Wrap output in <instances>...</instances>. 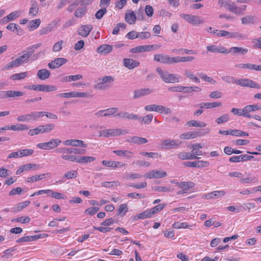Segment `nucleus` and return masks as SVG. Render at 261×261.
<instances>
[{
  "label": "nucleus",
  "mask_w": 261,
  "mask_h": 261,
  "mask_svg": "<svg viewBox=\"0 0 261 261\" xmlns=\"http://www.w3.org/2000/svg\"><path fill=\"white\" fill-rule=\"evenodd\" d=\"M209 132L210 129L208 128L199 129L193 132H188L185 133H183L180 135L179 138L180 139L182 140H189L203 136L208 133Z\"/></svg>",
  "instance_id": "nucleus-1"
},
{
  "label": "nucleus",
  "mask_w": 261,
  "mask_h": 261,
  "mask_svg": "<svg viewBox=\"0 0 261 261\" xmlns=\"http://www.w3.org/2000/svg\"><path fill=\"white\" fill-rule=\"evenodd\" d=\"M158 48L156 45H140L130 49L132 53H142L149 51Z\"/></svg>",
  "instance_id": "nucleus-11"
},
{
  "label": "nucleus",
  "mask_w": 261,
  "mask_h": 261,
  "mask_svg": "<svg viewBox=\"0 0 261 261\" xmlns=\"http://www.w3.org/2000/svg\"><path fill=\"white\" fill-rule=\"evenodd\" d=\"M19 66V65L18 62L16 61V60L15 59V60L12 61L7 64L6 65H5L3 67L2 70L3 71L8 70L14 67H18Z\"/></svg>",
  "instance_id": "nucleus-52"
},
{
  "label": "nucleus",
  "mask_w": 261,
  "mask_h": 261,
  "mask_svg": "<svg viewBox=\"0 0 261 261\" xmlns=\"http://www.w3.org/2000/svg\"><path fill=\"white\" fill-rule=\"evenodd\" d=\"M68 61L67 59L64 58H58L51 61L48 64V67L51 69L59 68L65 64Z\"/></svg>",
  "instance_id": "nucleus-17"
},
{
  "label": "nucleus",
  "mask_w": 261,
  "mask_h": 261,
  "mask_svg": "<svg viewBox=\"0 0 261 261\" xmlns=\"http://www.w3.org/2000/svg\"><path fill=\"white\" fill-rule=\"evenodd\" d=\"M152 214L149 208L146 210L145 211L138 214V218L141 219H144L145 218H149L151 217Z\"/></svg>",
  "instance_id": "nucleus-48"
},
{
  "label": "nucleus",
  "mask_w": 261,
  "mask_h": 261,
  "mask_svg": "<svg viewBox=\"0 0 261 261\" xmlns=\"http://www.w3.org/2000/svg\"><path fill=\"white\" fill-rule=\"evenodd\" d=\"M222 105V102L217 101L213 102H201L194 106L195 107H199L200 109H212L220 107Z\"/></svg>",
  "instance_id": "nucleus-21"
},
{
  "label": "nucleus",
  "mask_w": 261,
  "mask_h": 261,
  "mask_svg": "<svg viewBox=\"0 0 261 261\" xmlns=\"http://www.w3.org/2000/svg\"><path fill=\"white\" fill-rule=\"evenodd\" d=\"M228 51H229V53H239L242 55H244L247 53L248 49L240 47H232L229 49V50H228Z\"/></svg>",
  "instance_id": "nucleus-33"
},
{
  "label": "nucleus",
  "mask_w": 261,
  "mask_h": 261,
  "mask_svg": "<svg viewBox=\"0 0 261 261\" xmlns=\"http://www.w3.org/2000/svg\"><path fill=\"white\" fill-rule=\"evenodd\" d=\"M153 92V90L148 88H141L140 89L136 90L134 92V98H138L144 96L149 95Z\"/></svg>",
  "instance_id": "nucleus-18"
},
{
  "label": "nucleus",
  "mask_w": 261,
  "mask_h": 261,
  "mask_svg": "<svg viewBox=\"0 0 261 261\" xmlns=\"http://www.w3.org/2000/svg\"><path fill=\"white\" fill-rule=\"evenodd\" d=\"M156 71L163 81L166 83H175L179 82L178 77L174 74L168 73L166 71L164 72L160 68H157Z\"/></svg>",
  "instance_id": "nucleus-2"
},
{
  "label": "nucleus",
  "mask_w": 261,
  "mask_h": 261,
  "mask_svg": "<svg viewBox=\"0 0 261 261\" xmlns=\"http://www.w3.org/2000/svg\"><path fill=\"white\" fill-rule=\"evenodd\" d=\"M113 49V46L109 44H102L97 49V52L100 54L106 55L110 53Z\"/></svg>",
  "instance_id": "nucleus-25"
},
{
  "label": "nucleus",
  "mask_w": 261,
  "mask_h": 261,
  "mask_svg": "<svg viewBox=\"0 0 261 261\" xmlns=\"http://www.w3.org/2000/svg\"><path fill=\"white\" fill-rule=\"evenodd\" d=\"M152 189L155 191L169 192L171 191V188L168 187L155 186Z\"/></svg>",
  "instance_id": "nucleus-62"
},
{
  "label": "nucleus",
  "mask_w": 261,
  "mask_h": 261,
  "mask_svg": "<svg viewBox=\"0 0 261 261\" xmlns=\"http://www.w3.org/2000/svg\"><path fill=\"white\" fill-rule=\"evenodd\" d=\"M114 117H118L122 119H126L127 120H137L140 119V116L137 114L129 113L127 112L120 111L116 113Z\"/></svg>",
  "instance_id": "nucleus-15"
},
{
  "label": "nucleus",
  "mask_w": 261,
  "mask_h": 261,
  "mask_svg": "<svg viewBox=\"0 0 261 261\" xmlns=\"http://www.w3.org/2000/svg\"><path fill=\"white\" fill-rule=\"evenodd\" d=\"M206 48L208 51L212 53H219L223 54H228L229 53L228 50L223 46L212 45L207 46Z\"/></svg>",
  "instance_id": "nucleus-19"
},
{
  "label": "nucleus",
  "mask_w": 261,
  "mask_h": 261,
  "mask_svg": "<svg viewBox=\"0 0 261 261\" xmlns=\"http://www.w3.org/2000/svg\"><path fill=\"white\" fill-rule=\"evenodd\" d=\"M24 88L35 91H40L46 92H53L57 90V87L52 85H31L24 86Z\"/></svg>",
  "instance_id": "nucleus-3"
},
{
  "label": "nucleus",
  "mask_w": 261,
  "mask_h": 261,
  "mask_svg": "<svg viewBox=\"0 0 261 261\" xmlns=\"http://www.w3.org/2000/svg\"><path fill=\"white\" fill-rule=\"evenodd\" d=\"M40 23L41 20L39 19L32 20L29 22L28 27L30 30H32L37 29L40 25Z\"/></svg>",
  "instance_id": "nucleus-41"
},
{
  "label": "nucleus",
  "mask_w": 261,
  "mask_h": 261,
  "mask_svg": "<svg viewBox=\"0 0 261 261\" xmlns=\"http://www.w3.org/2000/svg\"><path fill=\"white\" fill-rule=\"evenodd\" d=\"M191 226L186 222H175L172 224V227L176 229L189 228Z\"/></svg>",
  "instance_id": "nucleus-45"
},
{
  "label": "nucleus",
  "mask_w": 261,
  "mask_h": 261,
  "mask_svg": "<svg viewBox=\"0 0 261 261\" xmlns=\"http://www.w3.org/2000/svg\"><path fill=\"white\" fill-rule=\"evenodd\" d=\"M42 127L43 133H48L52 130L55 125L53 123H49L45 125H41Z\"/></svg>",
  "instance_id": "nucleus-63"
},
{
  "label": "nucleus",
  "mask_w": 261,
  "mask_h": 261,
  "mask_svg": "<svg viewBox=\"0 0 261 261\" xmlns=\"http://www.w3.org/2000/svg\"><path fill=\"white\" fill-rule=\"evenodd\" d=\"M128 211V208L126 204H121L118 209L117 216H123Z\"/></svg>",
  "instance_id": "nucleus-40"
},
{
  "label": "nucleus",
  "mask_w": 261,
  "mask_h": 261,
  "mask_svg": "<svg viewBox=\"0 0 261 261\" xmlns=\"http://www.w3.org/2000/svg\"><path fill=\"white\" fill-rule=\"evenodd\" d=\"M51 73L49 70L46 69H41L38 71L37 75V77L41 80H45L49 78L50 76Z\"/></svg>",
  "instance_id": "nucleus-26"
},
{
  "label": "nucleus",
  "mask_w": 261,
  "mask_h": 261,
  "mask_svg": "<svg viewBox=\"0 0 261 261\" xmlns=\"http://www.w3.org/2000/svg\"><path fill=\"white\" fill-rule=\"evenodd\" d=\"M225 194L224 191H214L207 194L208 198L213 199L216 197H221Z\"/></svg>",
  "instance_id": "nucleus-43"
},
{
  "label": "nucleus",
  "mask_w": 261,
  "mask_h": 261,
  "mask_svg": "<svg viewBox=\"0 0 261 261\" xmlns=\"http://www.w3.org/2000/svg\"><path fill=\"white\" fill-rule=\"evenodd\" d=\"M153 116L152 114H147L145 116L141 117L140 116V119H137L140 122H143L145 124H149L151 123L153 119Z\"/></svg>",
  "instance_id": "nucleus-49"
},
{
  "label": "nucleus",
  "mask_w": 261,
  "mask_h": 261,
  "mask_svg": "<svg viewBox=\"0 0 261 261\" xmlns=\"http://www.w3.org/2000/svg\"><path fill=\"white\" fill-rule=\"evenodd\" d=\"M231 7L229 9V11L232 12L236 15H241L242 12H241V10L240 9V7H237L234 3H233V4H231Z\"/></svg>",
  "instance_id": "nucleus-59"
},
{
  "label": "nucleus",
  "mask_w": 261,
  "mask_h": 261,
  "mask_svg": "<svg viewBox=\"0 0 261 261\" xmlns=\"http://www.w3.org/2000/svg\"><path fill=\"white\" fill-rule=\"evenodd\" d=\"M153 60L156 62L164 64H172L174 63V57H171L169 55L163 54L154 55Z\"/></svg>",
  "instance_id": "nucleus-6"
},
{
  "label": "nucleus",
  "mask_w": 261,
  "mask_h": 261,
  "mask_svg": "<svg viewBox=\"0 0 261 261\" xmlns=\"http://www.w3.org/2000/svg\"><path fill=\"white\" fill-rule=\"evenodd\" d=\"M87 12L86 7L79 8L74 12V15L77 18L83 17Z\"/></svg>",
  "instance_id": "nucleus-50"
},
{
  "label": "nucleus",
  "mask_w": 261,
  "mask_h": 261,
  "mask_svg": "<svg viewBox=\"0 0 261 261\" xmlns=\"http://www.w3.org/2000/svg\"><path fill=\"white\" fill-rule=\"evenodd\" d=\"M78 174L77 171L75 170H70L65 173L62 177L63 179H70L75 178Z\"/></svg>",
  "instance_id": "nucleus-38"
},
{
  "label": "nucleus",
  "mask_w": 261,
  "mask_h": 261,
  "mask_svg": "<svg viewBox=\"0 0 261 261\" xmlns=\"http://www.w3.org/2000/svg\"><path fill=\"white\" fill-rule=\"evenodd\" d=\"M58 97L63 98H70V97H88L89 96V94L85 92H70L67 93H62L59 94L57 95Z\"/></svg>",
  "instance_id": "nucleus-12"
},
{
  "label": "nucleus",
  "mask_w": 261,
  "mask_h": 261,
  "mask_svg": "<svg viewBox=\"0 0 261 261\" xmlns=\"http://www.w3.org/2000/svg\"><path fill=\"white\" fill-rule=\"evenodd\" d=\"M218 3L220 7L223 6L229 11V9L232 6L231 4H233V3H230L228 2V0H219Z\"/></svg>",
  "instance_id": "nucleus-58"
},
{
  "label": "nucleus",
  "mask_w": 261,
  "mask_h": 261,
  "mask_svg": "<svg viewBox=\"0 0 261 261\" xmlns=\"http://www.w3.org/2000/svg\"><path fill=\"white\" fill-rule=\"evenodd\" d=\"M125 67L129 69H132L139 65L140 63L132 59L124 58L123 62Z\"/></svg>",
  "instance_id": "nucleus-22"
},
{
  "label": "nucleus",
  "mask_w": 261,
  "mask_h": 261,
  "mask_svg": "<svg viewBox=\"0 0 261 261\" xmlns=\"http://www.w3.org/2000/svg\"><path fill=\"white\" fill-rule=\"evenodd\" d=\"M253 156L249 155L247 154H242L239 156H233L229 159V161L232 163H238L241 161H249L254 159Z\"/></svg>",
  "instance_id": "nucleus-20"
},
{
  "label": "nucleus",
  "mask_w": 261,
  "mask_h": 261,
  "mask_svg": "<svg viewBox=\"0 0 261 261\" xmlns=\"http://www.w3.org/2000/svg\"><path fill=\"white\" fill-rule=\"evenodd\" d=\"M31 7L30 9L29 14L30 16H35L38 13L39 7L38 3L34 0L31 1Z\"/></svg>",
  "instance_id": "nucleus-27"
},
{
  "label": "nucleus",
  "mask_w": 261,
  "mask_h": 261,
  "mask_svg": "<svg viewBox=\"0 0 261 261\" xmlns=\"http://www.w3.org/2000/svg\"><path fill=\"white\" fill-rule=\"evenodd\" d=\"M167 173L165 171L161 170H151L145 174L144 177L146 178H159L166 176Z\"/></svg>",
  "instance_id": "nucleus-14"
},
{
  "label": "nucleus",
  "mask_w": 261,
  "mask_h": 261,
  "mask_svg": "<svg viewBox=\"0 0 261 261\" xmlns=\"http://www.w3.org/2000/svg\"><path fill=\"white\" fill-rule=\"evenodd\" d=\"M45 174L34 175L31 177H28L26 181L28 182H34L35 181L43 179L45 178Z\"/></svg>",
  "instance_id": "nucleus-44"
},
{
  "label": "nucleus",
  "mask_w": 261,
  "mask_h": 261,
  "mask_svg": "<svg viewBox=\"0 0 261 261\" xmlns=\"http://www.w3.org/2000/svg\"><path fill=\"white\" fill-rule=\"evenodd\" d=\"M118 110V109L116 107L110 108L105 109L106 116H111L115 114Z\"/></svg>",
  "instance_id": "nucleus-64"
},
{
  "label": "nucleus",
  "mask_w": 261,
  "mask_h": 261,
  "mask_svg": "<svg viewBox=\"0 0 261 261\" xmlns=\"http://www.w3.org/2000/svg\"><path fill=\"white\" fill-rule=\"evenodd\" d=\"M194 59V57L192 56L188 57H174V63L178 62H187L193 61Z\"/></svg>",
  "instance_id": "nucleus-39"
},
{
  "label": "nucleus",
  "mask_w": 261,
  "mask_h": 261,
  "mask_svg": "<svg viewBox=\"0 0 261 261\" xmlns=\"http://www.w3.org/2000/svg\"><path fill=\"white\" fill-rule=\"evenodd\" d=\"M144 109L146 111L148 112L154 111L165 114H170L172 113V110L170 108H167L162 105H158L155 104L149 105L146 106Z\"/></svg>",
  "instance_id": "nucleus-4"
},
{
  "label": "nucleus",
  "mask_w": 261,
  "mask_h": 261,
  "mask_svg": "<svg viewBox=\"0 0 261 261\" xmlns=\"http://www.w3.org/2000/svg\"><path fill=\"white\" fill-rule=\"evenodd\" d=\"M229 120V116L227 114H224L216 119V122L220 124L225 122H227Z\"/></svg>",
  "instance_id": "nucleus-57"
},
{
  "label": "nucleus",
  "mask_w": 261,
  "mask_h": 261,
  "mask_svg": "<svg viewBox=\"0 0 261 261\" xmlns=\"http://www.w3.org/2000/svg\"><path fill=\"white\" fill-rule=\"evenodd\" d=\"M92 28L93 26L91 24L81 25L77 29V34L83 37H87L90 34Z\"/></svg>",
  "instance_id": "nucleus-16"
},
{
  "label": "nucleus",
  "mask_w": 261,
  "mask_h": 261,
  "mask_svg": "<svg viewBox=\"0 0 261 261\" xmlns=\"http://www.w3.org/2000/svg\"><path fill=\"white\" fill-rule=\"evenodd\" d=\"M57 153H63L71 154L74 153L77 154H83L86 152V149H80L79 148H68L62 147L58 148L56 150Z\"/></svg>",
  "instance_id": "nucleus-9"
},
{
  "label": "nucleus",
  "mask_w": 261,
  "mask_h": 261,
  "mask_svg": "<svg viewBox=\"0 0 261 261\" xmlns=\"http://www.w3.org/2000/svg\"><path fill=\"white\" fill-rule=\"evenodd\" d=\"M19 157L22 158L29 155H32L34 153L33 149H23L18 151Z\"/></svg>",
  "instance_id": "nucleus-56"
},
{
  "label": "nucleus",
  "mask_w": 261,
  "mask_h": 261,
  "mask_svg": "<svg viewBox=\"0 0 261 261\" xmlns=\"http://www.w3.org/2000/svg\"><path fill=\"white\" fill-rule=\"evenodd\" d=\"M40 133H43L41 125H39L36 127L35 128L31 129L28 132L29 135L31 136L38 135Z\"/></svg>",
  "instance_id": "nucleus-54"
},
{
  "label": "nucleus",
  "mask_w": 261,
  "mask_h": 261,
  "mask_svg": "<svg viewBox=\"0 0 261 261\" xmlns=\"http://www.w3.org/2000/svg\"><path fill=\"white\" fill-rule=\"evenodd\" d=\"M186 125L188 127H204L206 126V124L204 122H200L196 120H191L187 122Z\"/></svg>",
  "instance_id": "nucleus-31"
},
{
  "label": "nucleus",
  "mask_w": 261,
  "mask_h": 261,
  "mask_svg": "<svg viewBox=\"0 0 261 261\" xmlns=\"http://www.w3.org/2000/svg\"><path fill=\"white\" fill-rule=\"evenodd\" d=\"M34 241L33 236H24L19 238L16 241L17 243H21L23 242H30Z\"/></svg>",
  "instance_id": "nucleus-55"
},
{
  "label": "nucleus",
  "mask_w": 261,
  "mask_h": 261,
  "mask_svg": "<svg viewBox=\"0 0 261 261\" xmlns=\"http://www.w3.org/2000/svg\"><path fill=\"white\" fill-rule=\"evenodd\" d=\"M180 16L187 22L194 25H198L203 23V20L201 17L197 15L181 14Z\"/></svg>",
  "instance_id": "nucleus-10"
},
{
  "label": "nucleus",
  "mask_w": 261,
  "mask_h": 261,
  "mask_svg": "<svg viewBox=\"0 0 261 261\" xmlns=\"http://www.w3.org/2000/svg\"><path fill=\"white\" fill-rule=\"evenodd\" d=\"M74 147H80L82 148H87L88 145L83 141L81 140L74 139Z\"/></svg>",
  "instance_id": "nucleus-60"
},
{
  "label": "nucleus",
  "mask_w": 261,
  "mask_h": 261,
  "mask_svg": "<svg viewBox=\"0 0 261 261\" xmlns=\"http://www.w3.org/2000/svg\"><path fill=\"white\" fill-rule=\"evenodd\" d=\"M30 203V201H25L22 202H20L16 206L12 207L11 208V211L13 212H19L23 208L27 207Z\"/></svg>",
  "instance_id": "nucleus-30"
},
{
  "label": "nucleus",
  "mask_w": 261,
  "mask_h": 261,
  "mask_svg": "<svg viewBox=\"0 0 261 261\" xmlns=\"http://www.w3.org/2000/svg\"><path fill=\"white\" fill-rule=\"evenodd\" d=\"M178 186L180 188L187 192L189 189L193 188L195 186V184L191 181H182L178 184Z\"/></svg>",
  "instance_id": "nucleus-35"
},
{
  "label": "nucleus",
  "mask_w": 261,
  "mask_h": 261,
  "mask_svg": "<svg viewBox=\"0 0 261 261\" xmlns=\"http://www.w3.org/2000/svg\"><path fill=\"white\" fill-rule=\"evenodd\" d=\"M236 84L243 87L260 89V86L256 82L249 79H241L237 80Z\"/></svg>",
  "instance_id": "nucleus-8"
},
{
  "label": "nucleus",
  "mask_w": 261,
  "mask_h": 261,
  "mask_svg": "<svg viewBox=\"0 0 261 261\" xmlns=\"http://www.w3.org/2000/svg\"><path fill=\"white\" fill-rule=\"evenodd\" d=\"M128 142L137 144H143L148 142V140L144 138L134 136L130 138Z\"/></svg>",
  "instance_id": "nucleus-29"
},
{
  "label": "nucleus",
  "mask_w": 261,
  "mask_h": 261,
  "mask_svg": "<svg viewBox=\"0 0 261 261\" xmlns=\"http://www.w3.org/2000/svg\"><path fill=\"white\" fill-rule=\"evenodd\" d=\"M24 93L19 91L8 90L6 91L7 98H14L23 96Z\"/></svg>",
  "instance_id": "nucleus-36"
},
{
  "label": "nucleus",
  "mask_w": 261,
  "mask_h": 261,
  "mask_svg": "<svg viewBox=\"0 0 261 261\" xmlns=\"http://www.w3.org/2000/svg\"><path fill=\"white\" fill-rule=\"evenodd\" d=\"M28 75V72H20L18 73H15L13 75H12L10 79L13 80H23L24 78H25Z\"/></svg>",
  "instance_id": "nucleus-42"
},
{
  "label": "nucleus",
  "mask_w": 261,
  "mask_h": 261,
  "mask_svg": "<svg viewBox=\"0 0 261 261\" xmlns=\"http://www.w3.org/2000/svg\"><path fill=\"white\" fill-rule=\"evenodd\" d=\"M257 110H261V106L257 105H247L244 108V112L246 114H249V112H254Z\"/></svg>",
  "instance_id": "nucleus-34"
},
{
  "label": "nucleus",
  "mask_w": 261,
  "mask_h": 261,
  "mask_svg": "<svg viewBox=\"0 0 261 261\" xmlns=\"http://www.w3.org/2000/svg\"><path fill=\"white\" fill-rule=\"evenodd\" d=\"M181 143H177L175 140L166 139L162 142L161 146L162 149H171L178 148Z\"/></svg>",
  "instance_id": "nucleus-13"
},
{
  "label": "nucleus",
  "mask_w": 261,
  "mask_h": 261,
  "mask_svg": "<svg viewBox=\"0 0 261 261\" xmlns=\"http://www.w3.org/2000/svg\"><path fill=\"white\" fill-rule=\"evenodd\" d=\"M166 206L165 203H161L159 204L156 206H155L153 207H152L151 208H149L152 215L156 214L160 212H161Z\"/></svg>",
  "instance_id": "nucleus-51"
},
{
  "label": "nucleus",
  "mask_w": 261,
  "mask_h": 261,
  "mask_svg": "<svg viewBox=\"0 0 261 261\" xmlns=\"http://www.w3.org/2000/svg\"><path fill=\"white\" fill-rule=\"evenodd\" d=\"M137 19V16L134 11H130L128 12H126L125 14V21L130 24H134L135 23Z\"/></svg>",
  "instance_id": "nucleus-24"
},
{
  "label": "nucleus",
  "mask_w": 261,
  "mask_h": 261,
  "mask_svg": "<svg viewBox=\"0 0 261 261\" xmlns=\"http://www.w3.org/2000/svg\"><path fill=\"white\" fill-rule=\"evenodd\" d=\"M128 133V131L126 129H122L120 128L108 129L107 130H101L100 132V136L110 137L127 134Z\"/></svg>",
  "instance_id": "nucleus-5"
},
{
  "label": "nucleus",
  "mask_w": 261,
  "mask_h": 261,
  "mask_svg": "<svg viewBox=\"0 0 261 261\" xmlns=\"http://www.w3.org/2000/svg\"><path fill=\"white\" fill-rule=\"evenodd\" d=\"M22 52L24 53L21 56L16 59V61L18 62L19 65L22 64V63H27L28 61L29 58H30L28 55L25 53V51L23 50Z\"/></svg>",
  "instance_id": "nucleus-47"
},
{
  "label": "nucleus",
  "mask_w": 261,
  "mask_h": 261,
  "mask_svg": "<svg viewBox=\"0 0 261 261\" xmlns=\"http://www.w3.org/2000/svg\"><path fill=\"white\" fill-rule=\"evenodd\" d=\"M168 90L169 91H173V92L188 93V87L182 86H174V87H169V88H168Z\"/></svg>",
  "instance_id": "nucleus-37"
},
{
  "label": "nucleus",
  "mask_w": 261,
  "mask_h": 261,
  "mask_svg": "<svg viewBox=\"0 0 261 261\" xmlns=\"http://www.w3.org/2000/svg\"><path fill=\"white\" fill-rule=\"evenodd\" d=\"M107 11L106 9V8H101L99 10H98L95 13V17L98 19H100L104 16V15L107 13Z\"/></svg>",
  "instance_id": "nucleus-61"
},
{
  "label": "nucleus",
  "mask_w": 261,
  "mask_h": 261,
  "mask_svg": "<svg viewBox=\"0 0 261 261\" xmlns=\"http://www.w3.org/2000/svg\"><path fill=\"white\" fill-rule=\"evenodd\" d=\"M48 196H51L52 198L57 199H64L66 198V196L62 193L54 192L51 190V192H49L48 194Z\"/></svg>",
  "instance_id": "nucleus-46"
},
{
  "label": "nucleus",
  "mask_w": 261,
  "mask_h": 261,
  "mask_svg": "<svg viewBox=\"0 0 261 261\" xmlns=\"http://www.w3.org/2000/svg\"><path fill=\"white\" fill-rule=\"evenodd\" d=\"M236 67L242 69H249L250 70H259V65L252 64L250 63L239 64L236 65Z\"/></svg>",
  "instance_id": "nucleus-28"
},
{
  "label": "nucleus",
  "mask_w": 261,
  "mask_h": 261,
  "mask_svg": "<svg viewBox=\"0 0 261 261\" xmlns=\"http://www.w3.org/2000/svg\"><path fill=\"white\" fill-rule=\"evenodd\" d=\"M256 21V17L252 15H247L241 18L243 24H254Z\"/></svg>",
  "instance_id": "nucleus-32"
},
{
  "label": "nucleus",
  "mask_w": 261,
  "mask_h": 261,
  "mask_svg": "<svg viewBox=\"0 0 261 261\" xmlns=\"http://www.w3.org/2000/svg\"><path fill=\"white\" fill-rule=\"evenodd\" d=\"M61 142L59 139H53L47 142L38 143L37 146L42 149H51L57 147Z\"/></svg>",
  "instance_id": "nucleus-7"
},
{
  "label": "nucleus",
  "mask_w": 261,
  "mask_h": 261,
  "mask_svg": "<svg viewBox=\"0 0 261 261\" xmlns=\"http://www.w3.org/2000/svg\"><path fill=\"white\" fill-rule=\"evenodd\" d=\"M31 221V219L28 217H19L16 218H14L12 220V222H20L23 224L28 223L30 222Z\"/></svg>",
  "instance_id": "nucleus-53"
},
{
  "label": "nucleus",
  "mask_w": 261,
  "mask_h": 261,
  "mask_svg": "<svg viewBox=\"0 0 261 261\" xmlns=\"http://www.w3.org/2000/svg\"><path fill=\"white\" fill-rule=\"evenodd\" d=\"M102 164L106 167H112L116 168L117 167H122L125 166L124 163H121L120 162H115L112 161H106L103 160L102 161Z\"/></svg>",
  "instance_id": "nucleus-23"
}]
</instances>
